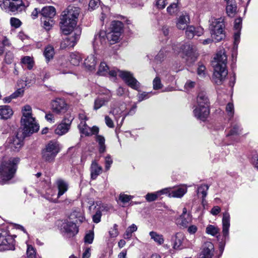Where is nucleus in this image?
<instances>
[{
    "label": "nucleus",
    "mask_w": 258,
    "mask_h": 258,
    "mask_svg": "<svg viewBox=\"0 0 258 258\" xmlns=\"http://www.w3.org/2000/svg\"><path fill=\"white\" fill-rule=\"evenodd\" d=\"M118 75L123 80L125 83L131 88L138 90L140 87V83L129 72L118 70Z\"/></svg>",
    "instance_id": "9d476101"
},
{
    "label": "nucleus",
    "mask_w": 258,
    "mask_h": 258,
    "mask_svg": "<svg viewBox=\"0 0 258 258\" xmlns=\"http://www.w3.org/2000/svg\"><path fill=\"white\" fill-rule=\"evenodd\" d=\"M53 18H47L46 19H41V21L43 23V27L46 30L50 29L52 26L54 24Z\"/></svg>",
    "instance_id": "37998d69"
},
{
    "label": "nucleus",
    "mask_w": 258,
    "mask_h": 258,
    "mask_svg": "<svg viewBox=\"0 0 258 258\" xmlns=\"http://www.w3.org/2000/svg\"><path fill=\"white\" fill-rule=\"evenodd\" d=\"M23 92L24 91L22 89H19L11 95V97L16 98L23 94Z\"/></svg>",
    "instance_id": "338daca9"
},
{
    "label": "nucleus",
    "mask_w": 258,
    "mask_h": 258,
    "mask_svg": "<svg viewBox=\"0 0 258 258\" xmlns=\"http://www.w3.org/2000/svg\"><path fill=\"white\" fill-rule=\"evenodd\" d=\"M13 111L8 105L0 106V116L2 119H8L12 116Z\"/></svg>",
    "instance_id": "412c9836"
},
{
    "label": "nucleus",
    "mask_w": 258,
    "mask_h": 258,
    "mask_svg": "<svg viewBox=\"0 0 258 258\" xmlns=\"http://www.w3.org/2000/svg\"><path fill=\"white\" fill-rule=\"evenodd\" d=\"M190 22L189 17L187 14H182L177 19L176 26L178 29L184 30Z\"/></svg>",
    "instance_id": "a211bd4d"
},
{
    "label": "nucleus",
    "mask_w": 258,
    "mask_h": 258,
    "mask_svg": "<svg viewBox=\"0 0 258 258\" xmlns=\"http://www.w3.org/2000/svg\"><path fill=\"white\" fill-rule=\"evenodd\" d=\"M153 88L154 90H158L162 88L161 80L159 78L156 77L153 81Z\"/></svg>",
    "instance_id": "3c124183"
},
{
    "label": "nucleus",
    "mask_w": 258,
    "mask_h": 258,
    "mask_svg": "<svg viewBox=\"0 0 258 258\" xmlns=\"http://www.w3.org/2000/svg\"><path fill=\"white\" fill-rule=\"evenodd\" d=\"M81 34L80 28L75 29L72 35L66 37L60 42V48L64 49L68 47H73L80 39Z\"/></svg>",
    "instance_id": "6e6552de"
},
{
    "label": "nucleus",
    "mask_w": 258,
    "mask_h": 258,
    "mask_svg": "<svg viewBox=\"0 0 258 258\" xmlns=\"http://www.w3.org/2000/svg\"><path fill=\"white\" fill-rule=\"evenodd\" d=\"M44 55L47 61L52 59L54 54V50L53 47L51 45H48L45 47L44 51Z\"/></svg>",
    "instance_id": "7c9ffc66"
},
{
    "label": "nucleus",
    "mask_w": 258,
    "mask_h": 258,
    "mask_svg": "<svg viewBox=\"0 0 258 258\" xmlns=\"http://www.w3.org/2000/svg\"><path fill=\"white\" fill-rule=\"evenodd\" d=\"M206 233L212 236H215L219 232V229L214 225H209L206 228Z\"/></svg>",
    "instance_id": "ea45409f"
},
{
    "label": "nucleus",
    "mask_w": 258,
    "mask_h": 258,
    "mask_svg": "<svg viewBox=\"0 0 258 258\" xmlns=\"http://www.w3.org/2000/svg\"><path fill=\"white\" fill-rule=\"evenodd\" d=\"M120 35L117 34L114 32L110 31L107 34L106 38L110 44L117 42L120 38Z\"/></svg>",
    "instance_id": "2f4dec72"
},
{
    "label": "nucleus",
    "mask_w": 258,
    "mask_h": 258,
    "mask_svg": "<svg viewBox=\"0 0 258 258\" xmlns=\"http://www.w3.org/2000/svg\"><path fill=\"white\" fill-rule=\"evenodd\" d=\"M63 231L69 234L70 236H74L78 232V228L75 222L66 221L62 225Z\"/></svg>",
    "instance_id": "4468645a"
},
{
    "label": "nucleus",
    "mask_w": 258,
    "mask_h": 258,
    "mask_svg": "<svg viewBox=\"0 0 258 258\" xmlns=\"http://www.w3.org/2000/svg\"><path fill=\"white\" fill-rule=\"evenodd\" d=\"M186 188H179L172 191L171 196L175 198H181L186 192Z\"/></svg>",
    "instance_id": "a19ab883"
},
{
    "label": "nucleus",
    "mask_w": 258,
    "mask_h": 258,
    "mask_svg": "<svg viewBox=\"0 0 258 258\" xmlns=\"http://www.w3.org/2000/svg\"><path fill=\"white\" fill-rule=\"evenodd\" d=\"M106 36L107 34L104 31H100L99 33L95 36L94 41L96 43L99 41L101 44L103 45L106 43Z\"/></svg>",
    "instance_id": "72a5a7b5"
},
{
    "label": "nucleus",
    "mask_w": 258,
    "mask_h": 258,
    "mask_svg": "<svg viewBox=\"0 0 258 258\" xmlns=\"http://www.w3.org/2000/svg\"><path fill=\"white\" fill-rule=\"evenodd\" d=\"M94 239V233L90 232L89 233L86 234L84 237V241L86 243L91 244L93 242Z\"/></svg>",
    "instance_id": "603ef678"
},
{
    "label": "nucleus",
    "mask_w": 258,
    "mask_h": 258,
    "mask_svg": "<svg viewBox=\"0 0 258 258\" xmlns=\"http://www.w3.org/2000/svg\"><path fill=\"white\" fill-rule=\"evenodd\" d=\"M105 169L106 170H108L111 166V165L112 164V163L113 162V161H112V160L111 158V156L110 155H108L105 157Z\"/></svg>",
    "instance_id": "bf43d9fd"
},
{
    "label": "nucleus",
    "mask_w": 258,
    "mask_h": 258,
    "mask_svg": "<svg viewBox=\"0 0 258 258\" xmlns=\"http://www.w3.org/2000/svg\"><path fill=\"white\" fill-rule=\"evenodd\" d=\"M24 134L19 135L18 133L15 137L10 138L9 140V147L13 151L18 152L23 146V141L25 137Z\"/></svg>",
    "instance_id": "f8f14e48"
},
{
    "label": "nucleus",
    "mask_w": 258,
    "mask_h": 258,
    "mask_svg": "<svg viewBox=\"0 0 258 258\" xmlns=\"http://www.w3.org/2000/svg\"><path fill=\"white\" fill-rule=\"evenodd\" d=\"M96 63V58L92 54L89 55L84 61L85 67L90 71L95 69Z\"/></svg>",
    "instance_id": "b1692460"
},
{
    "label": "nucleus",
    "mask_w": 258,
    "mask_h": 258,
    "mask_svg": "<svg viewBox=\"0 0 258 258\" xmlns=\"http://www.w3.org/2000/svg\"><path fill=\"white\" fill-rule=\"evenodd\" d=\"M167 0H156V4L158 9H163L166 6Z\"/></svg>",
    "instance_id": "e2e57ef3"
},
{
    "label": "nucleus",
    "mask_w": 258,
    "mask_h": 258,
    "mask_svg": "<svg viewBox=\"0 0 258 258\" xmlns=\"http://www.w3.org/2000/svg\"><path fill=\"white\" fill-rule=\"evenodd\" d=\"M56 184L58 189L57 197L59 198L68 190V184L66 181L61 179L57 180Z\"/></svg>",
    "instance_id": "393cba45"
},
{
    "label": "nucleus",
    "mask_w": 258,
    "mask_h": 258,
    "mask_svg": "<svg viewBox=\"0 0 258 258\" xmlns=\"http://www.w3.org/2000/svg\"><path fill=\"white\" fill-rule=\"evenodd\" d=\"M226 110L229 115L232 116L234 113V106L233 103H228L226 106Z\"/></svg>",
    "instance_id": "680f3d73"
},
{
    "label": "nucleus",
    "mask_w": 258,
    "mask_h": 258,
    "mask_svg": "<svg viewBox=\"0 0 258 258\" xmlns=\"http://www.w3.org/2000/svg\"><path fill=\"white\" fill-rule=\"evenodd\" d=\"M15 249V240L12 236L7 234L5 231L0 232V250Z\"/></svg>",
    "instance_id": "1a4fd4ad"
},
{
    "label": "nucleus",
    "mask_w": 258,
    "mask_h": 258,
    "mask_svg": "<svg viewBox=\"0 0 258 258\" xmlns=\"http://www.w3.org/2000/svg\"><path fill=\"white\" fill-rule=\"evenodd\" d=\"M78 127L81 133L85 135L86 136L91 135L90 133L89 132H85V130L87 129L88 126L85 121H81L80 123L78 125Z\"/></svg>",
    "instance_id": "c03bdc74"
},
{
    "label": "nucleus",
    "mask_w": 258,
    "mask_h": 258,
    "mask_svg": "<svg viewBox=\"0 0 258 258\" xmlns=\"http://www.w3.org/2000/svg\"><path fill=\"white\" fill-rule=\"evenodd\" d=\"M210 22L209 30L212 37L216 42L220 41L225 37L224 19L222 17L218 19L212 18Z\"/></svg>",
    "instance_id": "20e7f679"
},
{
    "label": "nucleus",
    "mask_w": 258,
    "mask_h": 258,
    "mask_svg": "<svg viewBox=\"0 0 258 258\" xmlns=\"http://www.w3.org/2000/svg\"><path fill=\"white\" fill-rule=\"evenodd\" d=\"M137 230V227L135 224H132L131 226L128 227L125 231L123 235V237L125 239H130L132 236V233Z\"/></svg>",
    "instance_id": "4c0bfd02"
},
{
    "label": "nucleus",
    "mask_w": 258,
    "mask_h": 258,
    "mask_svg": "<svg viewBox=\"0 0 258 258\" xmlns=\"http://www.w3.org/2000/svg\"><path fill=\"white\" fill-rule=\"evenodd\" d=\"M151 238L158 244L161 245L164 243V238L162 235L159 234L154 231H151L149 233Z\"/></svg>",
    "instance_id": "473e14b6"
},
{
    "label": "nucleus",
    "mask_w": 258,
    "mask_h": 258,
    "mask_svg": "<svg viewBox=\"0 0 258 258\" xmlns=\"http://www.w3.org/2000/svg\"><path fill=\"white\" fill-rule=\"evenodd\" d=\"M222 226L223 236L226 237L228 235L229 228L230 227V215L227 211L223 213Z\"/></svg>",
    "instance_id": "6ab92c4d"
},
{
    "label": "nucleus",
    "mask_w": 258,
    "mask_h": 258,
    "mask_svg": "<svg viewBox=\"0 0 258 258\" xmlns=\"http://www.w3.org/2000/svg\"><path fill=\"white\" fill-rule=\"evenodd\" d=\"M96 141L98 143L99 145L105 144V138L102 136L97 135L96 136Z\"/></svg>",
    "instance_id": "774afa93"
},
{
    "label": "nucleus",
    "mask_w": 258,
    "mask_h": 258,
    "mask_svg": "<svg viewBox=\"0 0 258 258\" xmlns=\"http://www.w3.org/2000/svg\"><path fill=\"white\" fill-rule=\"evenodd\" d=\"M56 14L55 9L52 6L45 7L41 10V15L43 18H53Z\"/></svg>",
    "instance_id": "aec40b11"
},
{
    "label": "nucleus",
    "mask_w": 258,
    "mask_h": 258,
    "mask_svg": "<svg viewBox=\"0 0 258 258\" xmlns=\"http://www.w3.org/2000/svg\"><path fill=\"white\" fill-rule=\"evenodd\" d=\"M202 107L196 106V108L194 110L193 112L195 116L202 121H205L207 118L209 114H207L205 116H203V111L202 109Z\"/></svg>",
    "instance_id": "c756f323"
},
{
    "label": "nucleus",
    "mask_w": 258,
    "mask_h": 258,
    "mask_svg": "<svg viewBox=\"0 0 258 258\" xmlns=\"http://www.w3.org/2000/svg\"><path fill=\"white\" fill-rule=\"evenodd\" d=\"M35 82V76L33 75H31L29 76H28L26 78L25 82H26V86H28L29 87L32 85L33 84H34Z\"/></svg>",
    "instance_id": "5fc2aeb1"
},
{
    "label": "nucleus",
    "mask_w": 258,
    "mask_h": 258,
    "mask_svg": "<svg viewBox=\"0 0 258 258\" xmlns=\"http://www.w3.org/2000/svg\"><path fill=\"white\" fill-rule=\"evenodd\" d=\"M99 0H91L89 4V7L92 10H94L99 6Z\"/></svg>",
    "instance_id": "052dcab7"
},
{
    "label": "nucleus",
    "mask_w": 258,
    "mask_h": 258,
    "mask_svg": "<svg viewBox=\"0 0 258 258\" xmlns=\"http://www.w3.org/2000/svg\"><path fill=\"white\" fill-rule=\"evenodd\" d=\"M226 51L224 49H220L212 61V65L214 69L213 79L217 85H221L228 75Z\"/></svg>",
    "instance_id": "f257e3e1"
},
{
    "label": "nucleus",
    "mask_w": 258,
    "mask_h": 258,
    "mask_svg": "<svg viewBox=\"0 0 258 258\" xmlns=\"http://www.w3.org/2000/svg\"><path fill=\"white\" fill-rule=\"evenodd\" d=\"M239 125L237 124H234L231 129L230 130L229 133L228 134L227 136L238 135L240 133Z\"/></svg>",
    "instance_id": "a18cd8bd"
},
{
    "label": "nucleus",
    "mask_w": 258,
    "mask_h": 258,
    "mask_svg": "<svg viewBox=\"0 0 258 258\" xmlns=\"http://www.w3.org/2000/svg\"><path fill=\"white\" fill-rule=\"evenodd\" d=\"M80 9L78 7L69 6L67 13L62 15L60 22V28L65 35L71 33L77 25Z\"/></svg>",
    "instance_id": "f03ea898"
},
{
    "label": "nucleus",
    "mask_w": 258,
    "mask_h": 258,
    "mask_svg": "<svg viewBox=\"0 0 258 258\" xmlns=\"http://www.w3.org/2000/svg\"><path fill=\"white\" fill-rule=\"evenodd\" d=\"M10 23L11 25L15 28H18L21 24L20 20L16 18H11Z\"/></svg>",
    "instance_id": "13d9d810"
},
{
    "label": "nucleus",
    "mask_w": 258,
    "mask_h": 258,
    "mask_svg": "<svg viewBox=\"0 0 258 258\" xmlns=\"http://www.w3.org/2000/svg\"><path fill=\"white\" fill-rule=\"evenodd\" d=\"M209 186L208 184H202L197 189V194H199L200 192L202 194L203 201L207 196V191L208 190Z\"/></svg>",
    "instance_id": "79ce46f5"
},
{
    "label": "nucleus",
    "mask_w": 258,
    "mask_h": 258,
    "mask_svg": "<svg viewBox=\"0 0 258 258\" xmlns=\"http://www.w3.org/2000/svg\"><path fill=\"white\" fill-rule=\"evenodd\" d=\"M72 120L65 118L63 122L59 124L55 130V133L58 135H62L68 132L70 128Z\"/></svg>",
    "instance_id": "dca6fc26"
},
{
    "label": "nucleus",
    "mask_w": 258,
    "mask_h": 258,
    "mask_svg": "<svg viewBox=\"0 0 258 258\" xmlns=\"http://www.w3.org/2000/svg\"><path fill=\"white\" fill-rule=\"evenodd\" d=\"M69 219L72 220V222H74L76 224V223H78V222L82 223L83 221L84 218L80 211L75 210L71 213L69 216Z\"/></svg>",
    "instance_id": "a878e982"
},
{
    "label": "nucleus",
    "mask_w": 258,
    "mask_h": 258,
    "mask_svg": "<svg viewBox=\"0 0 258 258\" xmlns=\"http://www.w3.org/2000/svg\"><path fill=\"white\" fill-rule=\"evenodd\" d=\"M167 191L168 189L165 188L156 193H148L146 196V200L149 202H153L157 200L160 194H166Z\"/></svg>",
    "instance_id": "c85d7f7f"
},
{
    "label": "nucleus",
    "mask_w": 258,
    "mask_h": 258,
    "mask_svg": "<svg viewBox=\"0 0 258 258\" xmlns=\"http://www.w3.org/2000/svg\"><path fill=\"white\" fill-rule=\"evenodd\" d=\"M0 7L6 12L14 14L22 12L26 8L22 0H0Z\"/></svg>",
    "instance_id": "39448f33"
},
{
    "label": "nucleus",
    "mask_w": 258,
    "mask_h": 258,
    "mask_svg": "<svg viewBox=\"0 0 258 258\" xmlns=\"http://www.w3.org/2000/svg\"><path fill=\"white\" fill-rule=\"evenodd\" d=\"M102 167L99 166L96 161H93L91 166V176L92 179H95L101 173Z\"/></svg>",
    "instance_id": "5701e85b"
},
{
    "label": "nucleus",
    "mask_w": 258,
    "mask_h": 258,
    "mask_svg": "<svg viewBox=\"0 0 258 258\" xmlns=\"http://www.w3.org/2000/svg\"><path fill=\"white\" fill-rule=\"evenodd\" d=\"M109 71V67L104 62H102L99 67L97 74L100 76H105L108 74Z\"/></svg>",
    "instance_id": "e433bc0d"
},
{
    "label": "nucleus",
    "mask_w": 258,
    "mask_h": 258,
    "mask_svg": "<svg viewBox=\"0 0 258 258\" xmlns=\"http://www.w3.org/2000/svg\"><path fill=\"white\" fill-rule=\"evenodd\" d=\"M184 239V236L182 233H177L175 236L172 238L173 242V247L175 249H180L183 241Z\"/></svg>",
    "instance_id": "4be33fe9"
},
{
    "label": "nucleus",
    "mask_w": 258,
    "mask_h": 258,
    "mask_svg": "<svg viewBox=\"0 0 258 258\" xmlns=\"http://www.w3.org/2000/svg\"><path fill=\"white\" fill-rule=\"evenodd\" d=\"M242 27V19L239 17L235 19L234 22V28L235 31H241Z\"/></svg>",
    "instance_id": "864d4df0"
},
{
    "label": "nucleus",
    "mask_w": 258,
    "mask_h": 258,
    "mask_svg": "<svg viewBox=\"0 0 258 258\" xmlns=\"http://www.w3.org/2000/svg\"><path fill=\"white\" fill-rule=\"evenodd\" d=\"M81 60V57L79 53L72 52L70 54V62L74 66L78 65Z\"/></svg>",
    "instance_id": "f704fd0d"
},
{
    "label": "nucleus",
    "mask_w": 258,
    "mask_h": 258,
    "mask_svg": "<svg viewBox=\"0 0 258 258\" xmlns=\"http://www.w3.org/2000/svg\"><path fill=\"white\" fill-rule=\"evenodd\" d=\"M23 116L21 123L23 127L22 134L24 136H28L37 132L39 129L38 124L32 116V109L30 105H25L22 109Z\"/></svg>",
    "instance_id": "7ed1b4c3"
},
{
    "label": "nucleus",
    "mask_w": 258,
    "mask_h": 258,
    "mask_svg": "<svg viewBox=\"0 0 258 258\" xmlns=\"http://www.w3.org/2000/svg\"><path fill=\"white\" fill-rule=\"evenodd\" d=\"M59 152L58 144L56 142L51 141L42 150V158L46 162H52Z\"/></svg>",
    "instance_id": "423d86ee"
},
{
    "label": "nucleus",
    "mask_w": 258,
    "mask_h": 258,
    "mask_svg": "<svg viewBox=\"0 0 258 258\" xmlns=\"http://www.w3.org/2000/svg\"><path fill=\"white\" fill-rule=\"evenodd\" d=\"M109 101V99H105L104 98H97L95 100L94 109L97 110L104 105L105 103Z\"/></svg>",
    "instance_id": "58836bf2"
},
{
    "label": "nucleus",
    "mask_w": 258,
    "mask_h": 258,
    "mask_svg": "<svg viewBox=\"0 0 258 258\" xmlns=\"http://www.w3.org/2000/svg\"><path fill=\"white\" fill-rule=\"evenodd\" d=\"M102 216L100 210H97L96 213L93 216V221L94 223H98L100 221Z\"/></svg>",
    "instance_id": "4d7b16f0"
},
{
    "label": "nucleus",
    "mask_w": 258,
    "mask_h": 258,
    "mask_svg": "<svg viewBox=\"0 0 258 258\" xmlns=\"http://www.w3.org/2000/svg\"><path fill=\"white\" fill-rule=\"evenodd\" d=\"M214 246L213 244L209 241L204 243L203 245V250L199 258H212L213 255Z\"/></svg>",
    "instance_id": "2eb2a0df"
},
{
    "label": "nucleus",
    "mask_w": 258,
    "mask_h": 258,
    "mask_svg": "<svg viewBox=\"0 0 258 258\" xmlns=\"http://www.w3.org/2000/svg\"><path fill=\"white\" fill-rule=\"evenodd\" d=\"M51 105L53 111L56 114L64 113L68 110V105L62 99H55L52 101Z\"/></svg>",
    "instance_id": "ddd939ff"
},
{
    "label": "nucleus",
    "mask_w": 258,
    "mask_h": 258,
    "mask_svg": "<svg viewBox=\"0 0 258 258\" xmlns=\"http://www.w3.org/2000/svg\"><path fill=\"white\" fill-rule=\"evenodd\" d=\"M181 49L183 54V58L187 65L191 66L198 57L196 47L189 43H186L181 46Z\"/></svg>",
    "instance_id": "0eeeda50"
},
{
    "label": "nucleus",
    "mask_w": 258,
    "mask_h": 258,
    "mask_svg": "<svg viewBox=\"0 0 258 258\" xmlns=\"http://www.w3.org/2000/svg\"><path fill=\"white\" fill-rule=\"evenodd\" d=\"M123 24L119 21H114L111 23V31L117 34L121 35L123 31Z\"/></svg>",
    "instance_id": "cd10ccee"
},
{
    "label": "nucleus",
    "mask_w": 258,
    "mask_h": 258,
    "mask_svg": "<svg viewBox=\"0 0 258 258\" xmlns=\"http://www.w3.org/2000/svg\"><path fill=\"white\" fill-rule=\"evenodd\" d=\"M227 2L226 12L230 17H233L236 12V6L233 0L225 1Z\"/></svg>",
    "instance_id": "bb28decb"
},
{
    "label": "nucleus",
    "mask_w": 258,
    "mask_h": 258,
    "mask_svg": "<svg viewBox=\"0 0 258 258\" xmlns=\"http://www.w3.org/2000/svg\"><path fill=\"white\" fill-rule=\"evenodd\" d=\"M206 68L205 66L202 64H199V67L198 68V74L202 77L204 76L205 74Z\"/></svg>",
    "instance_id": "0e129e2a"
},
{
    "label": "nucleus",
    "mask_w": 258,
    "mask_h": 258,
    "mask_svg": "<svg viewBox=\"0 0 258 258\" xmlns=\"http://www.w3.org/2000/svg\"><path fill=\"white\" fill-rule=\"evenodd\" d=\"M105 121L106 124L110 128H113L114 127V123L111 118H110L108 116H106L105 117Z\"/></svg>",
    "instance_id": "69168bd1"
},
{
    "label": "nucleus",
    "mask_w": 258,
    "mask_h": 258,
    "mask_svg": "<svg viewBox=\"0 0 258 258\" xmlns=\"http://www.w3.org/2000/svg\"><path fill=\"white\" fill-rule=\"evenodd\" d=\"M185 35L188 39L192 38L195 35L201 36L203 33L202 28H196L194 26H188L186 28Z\"/></svg>",
    "instance_id": "f3484780"
},
{
    "label": "nucleus",
    "mask_w": 258,
    "mask_h": 258,
    "mask_svg": "<svg viewBox=\"0 0 258 258\" xmlns=\"http://www.w3.org/2000/svg\"><path fill=\"white\" fill-rule=\"evenodd\" d=\"M21 62L26 65L28 70H31L34 66L33 58L29 56L23 57L21 59Z\"/></svg>",
    "instance_id": "c9c22d12"
},
{
    "label": "nucleus",
    "mask_w": 258,
    "mask_h": 258,
    "mask_svg": "<svg viewBox=\"0 0 258 258\" xmlns=\"http://www.w3.org/2000/svg\"><path fill=\"white\" fill-rule=\"evenodd\" d=\"M14 56L12 52L8 51L6 53L5 57V61L8 64L12 63Z\"/></svg>",
    "instance_id": "de8ad7c7"
},
{
    "label": "nucleus",
    "mask_w": 258,
    "mask_h": 258,
    "mask_svg": "<svg viewBox=\"0 0 258 258\" xmlns=\"http://www.w3.org/2000/svg\"><path fill=\"white\" fill-rule=\"evenodd\" d=\"M178 11L177 5L176 3H172L167 8V11L170 15L176 14Z\"/></svg>",
    "instance_id": "49530a36"
},
{
    "label": "nucleus",
    "mask_w": 258,
    "mask_h": 258,
    "mask_svg": "<svg viewBox=\"0 0 258 258\" xmlns=\"http://www.w3.org/2000/svg\"><path fill=\"white\" fill-rule=\"evenodd\" d=\"M197 106L202 107V109L203 111V116H205L210 113V109L209 107V99L204 92H200L199 93L197 99Z\"/></svg>",
    "instance_id": "9b49d317"
},
{
    "label": "nucleus",
    "mask_w": 258,
    "mask_h": 258,
    "mask_svg": "<svg viewBox=\"0 0 258 258\" xmlns=\"http://www.w3.org/2000/svg\"><path fill=\"white\" fill-rule=\"evenodd\" d=\"M27 254L28 258H35L36 252L31 245H28Z\"/></svg>",
    "instance_id": "09e8293b"
},
{
    "label": "nucleus",
    "mask_w": 258,
    "mask_h": 258,
    "mask_svg": "<svg viewBox=\"0 0 258 258\" xmlns=\"http://www.w3.org/2000/svg\"><path fill=\"white\" fill-rule=\"evenodd\" d=\"M109 233L110 236L111 237H115L118 235L119 232L117 230V224H114L113 227L110 229Z\"/></svg>",
    "instance_id": "6e6d98bb"
},
{
    "label": "nucleus",
    "mask_w": 258,
    "mask_h": 258,
    "mask_svg": "<svg viewBox=\"0 0 258 258\" xmlns=\"http://www.w3.org/2000/svg\"><path fill=\"white\" fill-rule=\"evenodd\" d=\"M132 199V197L131 196L125 195L124 194H120L119 197V200L123 203L129 202Z\"/></svg>",
    "instance_id": "8fccbe9b"
}]
</instances>
